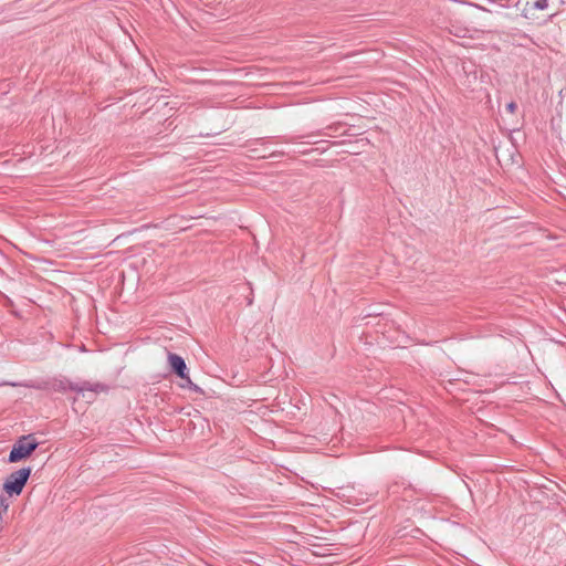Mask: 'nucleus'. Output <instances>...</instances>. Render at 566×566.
Instances as JSON below:
<instances>
[{
    "label": "nucleus",
    "mask_w": 566,
    "mask_h": 566,
    "mask_svg": "<svg viewBox=\"0 0 566 566\" xmlns=\"http://www.w3.org/2000/svg\"><path fill=\"white\" fill-rule=\"evenodd\" d=\"M564 3H566V0H535L532 3V8L535 10H546L549 8L558 10Z\"/></svg>",
    "instance_id": "obj_5"
},
{
    "label": "nucleus",
    "mask_w": 566,
    "mask_h": 566,
    "mask_svg": "<svg viewBox=\"0 0 566 566\" xmlns=\"http://www.w3.org/2000/svg\"><path fill=\"white\" fill-rule=\"evenodd\" d=\"M70 389L82 394L83 397H86L87 392V400L90 401L98 391H102L104 387L99 384L91 385L90 382L84 381L82 385L71 384Z\"/></svg>",
    "instance_id": "obj_4"
},
{
    "label": "nucleus",
    "mask_w": 566,
    "mask_h": 566,
    "mask_svg": "<svg viewBox=\"0 0 566 566\" xmlns=\"http://www.w3.org/2000/svg\"><path fill=\"white\" fill-rule=\"evenodd\" d=\"M38 447L39 442L33 434L22 436L13 443L8 461L10 463H15L24 460L29 458Z\"/></svg>",
    "instance_id": "obj_1"
},
{
    "label": "nucleus",
    "mask_w": 566,
    "mask_h": 566,
    "mask_svg": "<svg viewBox=\"0 0 566 566\" xmlns=\"http://www.w3.org/2000/svg\"><path fill=\"white\" fill-rule=\"evenodd\" d=\"M462 70L468 75V77L472 76L474 80L478 78V71L472 62H463Z\"/></svg>",
    "instance_id": "obj_6"
},
{
    "label": "nucleus",
    "mask_w": 566,
    "mask_h": 566,
    "mask_svg": "<svg viewBox=\"0 0 566 566\" xmlns=\"http://www.w3.org/2000/svg\"><path fill=\"white\" fill-rule=\"evenodd\" d=\"M32 469L30 467L21 468L6 479L3 490L10 496L20 495L23 488L31 475Z\"/></svg>",
    "instance_id": "obj_2"
},
{
    "label": "nucleus",
    "mask_w": 566,
    "mask_h": 566,
    "mask_svg": "<svg viewBox=\"0 0 566 566\" xmlns=\"http://www.w3.org/2000/svg\"><path fill=\"white\" fill-rule=\"evenodd\" d=\"M516 103L515 102H510L507 105H506V109L510 112V113H514L515 109H516Z\"/></svg>",
    "instance_id": "obj_7"
},
{
    "label": "nucleus",
    "mask_w": 566,
    "mask_h": 566,
    "mask_svg": "<svg viewBox=\"0 0 566 566\" xmlns=\"http://www.w3.org/2000/svg\"><path fill=\"white\" fill-rule=\"evenodd\" d=\"M168 361H169L171 370L179 378L186 380L187 385H185L184 387H188L189 389H191L196 392L200 391V388L190 380V378L188 376L187 365L185 363V359L181 356H179L177 354L169 353Z\"/></svg>",
    "instance_id": "obj_3"
},
{
    "label": "nucleus",
    "mask_w": 566,
    "mask_h": 566,
    "mask_svg": "<svg viewBox=\"0 0 566 566\" xmlns=\"http://www.w3.org/2000/svg\"><path fill=\"white\" fill-rule=\"evenodd\" d=\"M24 386L28 388H34V389H43L44 388L43 386L35 384V382L25 384Z\"/></svg>",
    "instance_id": "obj_8"
},
{
    "label": "nucleus",
    "mask_w": 566,
    "mask_h": 566,
    "mask_svg": "<svg viewBox=\"0 0 566 566\" xmlns=\"http://www.w3.org/2000/svg\"><path fill=\"white\" fill-rule=\"evenodd\" d=\"M1 505L3 506V510L7 511L8 510V504H4V500L1 499Z\"/></svg>",
    "instance_id": "obj_9"
}]
</instances>
